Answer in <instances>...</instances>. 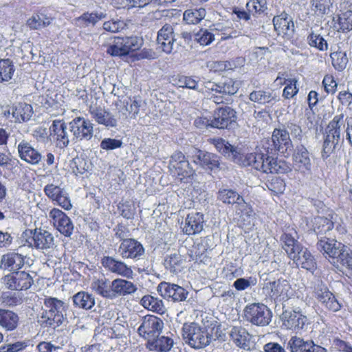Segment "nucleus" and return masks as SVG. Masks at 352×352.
I'll list each match as a JSON object with an SVG mask.
<instances>
[{
  "mask_svg": "<svg viewBox=\"0 0 352 352\" xmlns=\"http://www.w3.org/2000/svg\"><path fill=\"white\" fill-rule=\"evenodd\" d=\"M49 136L55 142L56 146L65 148L69 144L67 123L63 120H55L49 128Z\"/></svg>",
  "mask_w": 352,
  "mask_h": 352,
  "instance_id": "obj_16",
  "label": "nucleus"
},
{
  "mask_svg": "<svg viewBox=\"0 0 352 352\" xmlns=\"http://www.w3.org/2000/svg\"><path fill=\"white\" fill-rule=\"evenodd\" d=\"M15 68L9 58L0 60V82H8L12 79Z\"/></svg>",
  "mask_w": 352,
  "mask_h": 352,
  "instance_id": "obj_46",
  "label": "nucleus"
},
{
  "mask_svg": "<svg viewBox=\"0 0 352 352\" xmlns=\"http://www.w3.org/2000/svg\"><path fill=\"white\" fill-rule=\"evenodd\" d=\"M296 236L297 232L295 230H289L285 232L280 236L282 248L286 252L289 258L302 246L296 239Z\"/></svg>",
  "mask_w": 352,
  "mask_h": 352,
  "instance_id": "obj_31",
  "label": "nucleus"
},
{
  "mask_svg": "<svg viewBox=\"0 0 352 352\" xmlns=\"http://www.w3.org/2000/svg\"><path fill=\"white\" fill-rule=\"evenodd\" d=\"M292 157L294 166L300 172L305 173L311 170L312 164L309 153L304 145L300 144L296 146Z\"/></svg>",
  "mask_w": 352,
  "mask_h": 352,
  "instance_id": "obj_27",
  "label": "nucleus"
},
{
  "mask_svg": "<svg viewBox=\"0 0 352 352\" xmlns=\"http://www.w3.org/2000/svg\"><path fill=\"white\" fill-rule=\"evenodd\" d=\"M217 199L226 204H236L242 212L247 216H253L254 212L250 204L246 203L236 191L231 188H220L217 192Z\"/></svg>",
  "mask_w": 352,
  "mask_h": 352,
  "instance_id": "obj_9",
  "label": "nucleus"
},
{
  "mask_svg": "<svg viewBox=\"0 0 352 352\" xmlns=\"http://www.w3.org/2000/svg\"><path fill=\"white\" fill-rule=\"evenodd\" d=\"M18 315L10 310L0 309V325L7 331L15 329L19 324Z\"/></svg>",
  "mask_w": 352,
  "mask_h": 352,
  "instance_id": "obj_40",
  "label": "nucleus"
},
{
  "mask_svg": "<svg viewBox=\"0 0 352 352\" xmlns=\"http://www.w3.org/2000/svg\"><path fill=\"white\" fill-rule=\"evenodd\" d=\"M246 8L249 12L261 13L267 9L266 0H248Z\"/></svg>",
  "mask_w": 352,
  "mask_h": 352,
  "instance_id": "obj_55",
  "label": "nucleus"
},
{
  "mask_svg": "<svg viewBox=\"0 0 352 352\" xmlns=\"http://www.w3.org/2000/svg\"><path fill=\"white\" fill-rule=\"evenodd\" d=\"M220 153L236 164H239L240 162H241L243 154L241 153L240 150L237 147L232 146L228 142H227V144Z\"/></svg>",
  "mask_w": 352,
  "mask_h": 352,
  "instance_id": "obj_52",
  "label": "nucleus"
},
{
  "mask_svg": "<svg viewBox=\"0 0 352 352\" xmlns=\"http://www.w3.org/2000/svg\"><path fill=\"white\" fill-rule=\"evenodd\" d=\"M343 114L335 116L325 129L322 158L326 160L337 148L341 139V127L343 124Z\"/></svg>",
  "mask_w": 352,
  "mask_h": 352,
  "instance_id": "obj_3",
  "label": "nucleus"
},
{
  "mask_svg": "<svg viewBox=\"0 0 352 352\" xmlns=\"http://www.w3.org/2000/svg\"><path fill=\"white\" fill-rule=\"evenodd\" d=\"M256 284V280L254 278L250 277L248 279L239 278L234 282L233 287L238 291H243Z\"/></svg>",
  "mask_w": 352,
  "mask_h": 352,
  "instance_id": "obj_62",
  "label": "nucleus"
},
{
  "mask_svg": "<svg viewBox=\"0 0 352 352\" xmlns=\"http://www.w3.org/2000/svg\"><path fill=\"white\" fill-rule=\"evenodd\" d=\"M140 304L145 309L160 314H163L166 311V307L162 300L151 295L143 296L140 300Z\"/></svg>",
  "mask_w": 352,
  "mask_h": 352,
  "instance_id": "obj_42",
  "label": "nucleus"
},
{
  "mask_svg": "<svg viewBox=\"0 0 352 352\" xmlns=\"http://www.w3.org/2000/svg\"><path fill=\"white\" fill-rule=\"evenodd\" d=\"M244 315L248 321L259 327L268 325L272 317L271 310L262 303L247 305L244 309Z\"/></svg>",
  "mask_w": 352,
  "mask_h": 352,
  "instance_id": "obj_6",
  "label": "nucleus"
},
{
  "mask_svg": "<svg viewBox=\"0 0 352 352\" xmlns=\"http://www.w3.org/2000/svg\"><path fill=\"white\" fill-rule=\"evenodd\" d=\"M104 268L113 274H116L126 278H131L133 270L125 263L112 256H104L101 261Z\"/></svg>",
  "mask_w": 352,
  "mask_h": 352,
  "instance_id": "obj_22",
  "label": "nucleus"
},
{
  "mask_svg": "<svg viewBox=\"0 0 352 352\" xmlns=\"http://www.w3.org/2000/svg\"><path fill=\"white\" fill-rule=\"evenodd\" d=\"M229 335L237 346L243 349H250L251 336L245 328L241 326L232 327Z\"/></svg>",
  "mask_w": 352,
  "mask_h": 352,
  "instance_id": "obj_33",
  "label": "nucleus"
},
{
  "mask_svg": "<svg viewBox=\"0 0 352 352\" xmlns=\"http://www.w3.org/2000/svg\"><path fill=\"white\" fill-rule=\"evenodd\" d=\"M49 218L54 228L65 236H70L74 231V224L70 218L58 208H53L49 213Z\"/></svg>",
  "mask_w": 352,
  "mask_h": 352,
  "instance_id": "obj_17",
  "label": "nucleus"
},
{
  "mask_svg": "<svg viewBox=\"0 0 352 352\" xmlns=\"http://www.w3.org/2000/svg\"><path fill=\"white\" fill-rule=\"evenodd\" d=\"M206 16V10L199 8L187 10L184 13V20L188 24H197Z\"/></svg>",
  "mask_w": 352,
  "mask_h": 352,
  "instance_id": "obj_49",
  "label": "nucleus"
},
{
  "mask_svg": "<svg viewBox=\"0 0 352 352\" xmlns=\"http://www.w3.org/2000/svg\"><path fill=\"white\" fill-rule=\"evenodd\" d=\"M163 327L164 322L162 319L153 315H147L142 318L138 333L147 342H149L160 336Z\"/></svg>",
  "mask_w": 352,
  "mask_h": 352,
  "instance_id": "obj_8",
  "label": "nucleus"
},
{
  "mask_svg": "<svg viewBox=\"0 0 352 352\" xmlns=\"http://www.w3.org/2000/svg\"><path fill=\"white\" fill-rule=\"evenodd\" d=\"M283 91V96L286 99H289L296 96L298 91V89L296 87L297 80L289 79L285 80L284 83L286 84Z\"/></svg>",
  "mask_w": 352,
  "mask_h": 352,
  "instance_id": "obj_57",
  "label": "nucleus"
},
{
  "mask_svg": "<svg viewBox=\"0 0 352 352\" xmlns=\"http://www.w3.org/2000/svg\"><path fill=\"white\" fill-rule=\"evenodd\" d=\"M168 168L170 173L181 181L190 178L195 174V170L190 165L188 160L179 151H176L171 155Z\"/></svg>",
  "mask_w": 352,
  "mask_h": 352,
  "instance_id": "obj_7",
  "label": "nucleus"
},
{
  "mask_svg": "<svg viewBox=\"0 0 352 352\" xmlns=\"http://www.w3.org/2000/svg\"><path fill=\"white\" fill-rule=\"evenodd\" d=\"M341 265L352 271V250L344 245V248L342 249L340 255L336 260V266Z\"/></svg>",
  "mask_w": 352,
  "mask_h": 352,
  "instance_id": "obj_51",
  "label": "nucleus"
},
{
  "mask_svg": "<svg viewBox=\"0 0 352 352\" xmlns=\"http://www.w3.org/2000/svg\"><path fill=\"white\" fill-rule=\"evenodd\" d=\"M265 184L270 190L276 194L283 193L285 188L284 181L279 177H272Z\"/></svg>",
  "mask_w": 352,
  "mask_h": 352,
  "instance_id": "obj_54",
  "label": "nucleus"
},
{
  "mask_svg": "<svg viewBox=\"0 0 352 352\" xmlns=\"http://www.w3.org/2000/svg\"><path fill=\"white\" fill-rule=\"evenodd\" d=\"M273 25L274 30L278 35L290 37L294 32V23L292 18L285 12L280 14L274 16Z\"/></svg>",
  "mask_w": 352,
  "mask_h": 352,
  "instance_id": "obj_25",
  "label": "nucleus"
},
{
  "mask_svg": "<svg viewBox=\"0 0 352 352\" xmlns=\"http://www.w3.org/2000/svg\"><path fill=\"white\" fill-rule=\"evenodd\" d=\"M52 19L43 13H38L32 15L28 21L27 25L32 30H38L48 26L52 23Z\"/></svg>",
  "mask_w": 352,
  "mask_h": 352,
  "instance_id": "obj_45",
  "label": "nucleus"
},
{
  "mask_svg": "<svg viewBox=\"0 0 352 352\" xmlns=\"http://www.w3.org/2000/svg\"><path fill=\"white\" fill-rule=\"evenodd\" d=\"M270 296L279 301L289 298L292 291L289 282L286 280L278 279L270 283Z\"/></svg>",
  "mask_w": 352,
  "mask_h": 352,
  "instance_id": "obj_30",
  "label": "nucleus"
},
{
  "mask_svg": "<svg viewBox=\"0 0 352 352\" xmlns=\"http://www.w3.org/2000/svg\"><path fill=\"white\" fill-rule=\"evenodd\" d=\"M111 287H113L114 298L117 296L131 294L137 290V287L132 282L121 278L113 280Z\"/></svg>",
  "mask_w": 352,
  "mask_h": 352,
  "instance_id": "obj_38",
  "label": "nucleus"
},
{
  "mask_svg": "<svg viewBox=\"0 0 352 352\" xmlns=\"http://www.w3.org/2000/svg\"><path fill=\"white\" fill-rule=\"evenodd\" d=\"M236 119V111L228 106L218 108L214 113L213 119L206 121V124L217 129H228Z\"/></svg>",
  "mask_w": 352,
  "mask_h": 352,
  "instance_id": "obj_12",
  "label": "nucleus"
},
{
  "mask_svg": "<svg viewBox=\"0 0 352 352\" xmlns=\"http://www.w3.org/2000/svg\"><path fill=\"white\" fill-rule=\"evenodd\" d=\"M184 88L195 90L201 93L204 91L202 86L200 85L199 78L195 76H186Z\"/></svg>",
  "mask_w": 352,
  "mask_h": 352,
  "instance_id": "obj_64",
  "label": "nucleus"
},
{
  "mask_svg": "<svg viewBox=\"0 0 352 352\" xmlns=\"http://www.w3.org/2000/svg\"><path fill=\"white\" fill-rule=\"evenodd\" d=\"M331 63L333 67L339 71H343L349 62L346 54L344 52H335L331 54Z\"/></svg>",
  "mask_w": 352,
  "mask_h": 352,
  "instance_id": "obj_50",
  "label": "nucleus"
},
{
  "mask_svg": "<svg viewBox=\"0 0 352 352\" xmlns=\"http://www.w3.org/2000/svg\"><path fill=\"white\" fill-rule=\"evenodd\" d=\"M283 129H286L288 131L289 135L291 134V135L294 140H297L299 141L302 140V131L300 126H299L298 124L292 122H287L284 125Z\"/></svg>",
  "mask_w": 352,
  "mask_h": 352,
  "instance_id": "obj_60",
  "label": "nucleus"
},
{
  "mask_svg": "<svg viewBox=\"0 0 352 352\" xmlns=\"http://www.w3.org/2000/svg\"><path fill=\"white\" fill-rule=\"evenodd\" d=\"M217 88L218 93L229 96L234 94L238 90L237 86L235 85V83L231 79L227 80L223 83L219 84Z\"/></svg>",
  "mask_w": 352,
  "mask_h": 352,
  "instance_id": "obj_59",
  "label": "nucleus"
},
{
  "mask_svg": "<svg viewBox=\"0 0 352 352\" xmlns=\"http://www.w3.org/2000/svg\"><path fill=\"white\" fill-rule=\"evenodd\" d=\"M3 283L7 289L21 291L29 289L33 283V279L25 272H14L5 276Z\"/></svg>",
  "mask_w": 352,
  "mask_h": 352,
  "instance_id": "obj_13",
  "label": "nucleus"
},
{
  "mask_svg": "<svg viewBox=\"0 0 352 352\" xmlns=\"http://www.w3.org/2000/svg\"><path fill=\"white\" fill-rule=\"evenodd\" d=\"M183 340L192 348L199 349L209 345L212 336L197 323H185L182 329Z\"/></svg>",
  "mask_w": 352,
  "mask_h": 352,
  "instance_id": "obj_4",
  "label": "nucleus"
},
{
  "mask_svg": "<svg viewBox=\"0 0 352 352\" xmlns=\"http://www.w3.org/2000/svg\"><path fill=\"white\" fill-rule=\"evenodd\" d=\"M314 292L316 298L327 309L332 311H338L341 309V304L322 281L316 285Z\"/></svg>",
  "mask_w": 352,
  "mask_h": 352,
  "instance_id": "obj_15",
  "label": "nucleus"
},
{
  "mask_svg": "<svg viewBox=\"0 0 352 352\" xmlns=\"http://www.w3.org/2000/svg\"><path fill=\"white\" fill-rule=\"evenodd\" d=\"M249 99L253 102L262 105H273L278 101V98H277V96L275 94L263 89L252 91L249 95Z\"/></svg>",
  "mask_w": 352,
  "mask_h": 352,
  "instance_id": "obj_35",
  "label": "nucleus"
},
{
  "mask_svg": "<svg viewBox=\"0 0 352 352\" xmlns=\"http://www.w3.org/2000/svg\"><path fill=\"white\" fill-rule=\"evenodd\" d=\"M89 113L94 120L100 124L107 127H115L117 125V120L113 116L107 111L104 109L97 107H91Z\"/></svg>",
  "mask_w": 352,
  "mask_h": 352,
  "instance_id": "obj_34",
  "label": "nucleus"
},
{
  "mask_svg": "<svg viewBox=\"0 0 352 352\" xmlns=\"http://www.w3.org/2000/svg\"><path fill=\"white\" fill-rule=\"evenodd\" d=\"M118 253L123 258L140 260L143 258L145 250L143 245L134 239H124L119 248Z\"/></svg>",
  "mask_w": 352,
  "mask_h": 352,
  "instance_id": "obj_18",
  "label": "nucleus"
},
{
  "mask_svg": "<svg viewBox=\"0 0 352 352\" xmlns=\"http://www.w3.org/2000/svg\"><path fill=\"white\" fill-rule=\"evenodd\" d=\"M45 309L41 316L40 322L45 327L56 328L61 325L65 319L67 305L56 298H47L44 300Z\"/></svg>",
  "mask_w": 352,
  "mask_h": 352,
  "instance_id": "obj_2",
  "label": "nucleus"
},
{
  "mask_svg": "<svg viewBox=\"0 0 352 352\" xmlns=\"http://www.w3.org/2000/svg\"><path fill=\"white\" fill-rule=\"evenodd\" d=\"M292 147V142L288 131L285 129H275L271 139L265 140L263 148L267 153H272L274 156L277 152L281 154L287 153L288 148Z\"/></svg>",
  "mask_w": 352,
  "mask_h": 352,
  "instance_id": "obj_5",
  "label": "nucleus"
},
{
  "mask_svg": "<svg viewBox=\"0 0 352 352\" xmlns=\"http://www.w3.org/2000/svg\"><path fill=\"white\" fill-rule=\"evenodd\" d=\"M107 52L113 56H126L122 44L121 37L115 39L114 43L108 47Z\"/></svg>",
  "mask_w": 352,
  "mask_h": 352,
  "instance_id": "obj_58",
  "label": "nucleus"
},
{
  "mask_svg": "<svg viewBox=\"0 0 352 352\" xmlns=\"http://www.w3.org/2000/svg\"><path fill=\"white\" fill-rule=\"evenodd\" d=\"M157 289L164 298L171 299L173 302L184 301L188 296V292L184 287L167 282H162Z\"/></svg>",
  "mask_w": 352,
  "mask_h": 352,
  "instance_id": "obj_19",
  "label": "nucleus"
},
{
  "mask_svg": "<svg viewBox=\"0 0 352 352\" xmlns=\"http://www.w3.org/2000/svg\"><path fill=\"white\" fill-rule=\"evenodd\" d=\"M283 326L287 329L294 330L297 333L305 329L308 324L307 318L299 311L285 310L281 316Z\"/></svg>",
  "mask_w": 352,
  "mask_h": 352,
  "instance_id": "obj_21",
  "label": "nucleus"
},
{
  "mask_svg": "<svg viewBox=\"0 0 352 352\" xmlns=\"http://www.w3.org/2000/svg\"><path fill=\"white\" fill-rule=\"evenodd\" d=\"M23 265V256L14 252L3 255L1 259V267L8 271L17 272Z\"/></svg>",
  "mask_w": 352,
  "mask_h": 352,
  "instance_id": "obj_32",
  "label": "nucleus"
},
{
  "mask_svg": "<svg viewBox=\"0 0 352 352\" xmlns=\"http://www.w3.org/2000/svg\"><path fill=\"white\" fill-rule=\"evenodd\" d=\"M195 40L201 45H210L214 39L212 33L207 30H200L195 34Z\"/></svg>",
  "mask_w": 352,
  "mask_h": 352,
  "instance_id": "obj_56",
  "label": "nucleus"
},
{
  "mask_svg": "<svg viewBox=\"0 0 352 352\" xmlns=\"http://www.w3.org/2000/svg\"><path fill=\"white\" fill-rule=\"evenodd\" d=\"M69 129L74 135V139L78 141L89 140L93 137V124L82 117H77L69 123Z\"/></svg>",
  "mask_w": 352,
  "mask_h": 352,
  "instance_id": "obj_14",
  "label": "nucleus"
},
{
  "mask_svg": "<svg viewBox=\"0 0 352 352\" xmlns=\"http://www.w3.org/2000/svg\"><path fill=\"white\" fill-rule=\"evenodd\" d=\"M291 352H327V350L318 345L312 340H304L297 336H292L288 342Z\"/></svg>",
  "mask_w": 352,
  "mask_h": 352,
  "instance_id": "obj_23",
  "label": "nucleus"
},
{
  "mask_svg": "<svg viewBox=\"0 0 352 352\" xmlns=\"http://www.w3.org/2000/svg\"><path fill=\"white\" fill-rule=\"evenodd\" d=\"M240 165L252 166L256 170L265 173L281 174L286 173L289 167L284 161H277L272 153H267L263 147L256 153L243 155Z\"/></svg>",
  "mask_w": 352,
  "mask_h": 352,
  "instance_id": "obj_1",
  "label": "nucleus"
},
{
  "mask_svg": "<svg viewBox=\"0 0 352 352\" xmlns=\"http://www.w3.org/2000/svg\"><path fill=\"white\" fill-rule=\"evenodd\" d=\"M126 24L121 20H112L106 21L103 23V29L109 32L116 33L123 30Z\"/></svg>",
  "mask_w": 352,
  "mask_h": 352,
  "instance_id": "obj_61",
  "label": "nucleus"
},
{
  "mask_svg": "<svg viewBox=\"0 0 352 352\" xmlns=\"http://www.w3.org/2000/svg\"><path fill=\"white\" fill-rule=\"evenodd\" d=\"M307 41L311 47H314L320 51L327 50L328 44L326 40L320 34L311 32L307 37Z\"/></svg>",
  "mask_w": 352,
  "mask_h": 352,
  "instance_id": "obj_53",
  "label": "nucleus"
},
{
  "mask_svg": "<svg viewBox=\"0 0 352 352\" xmlns=\"http://www.w3.org/2000/svg\"><path fill=\"white\" fill-rule=\"evenodd\" d=\"M193 162L212 171L219 168L220 157L214 153L196 150L193 156Z\"/></svg>",
  "mask_w": 352,
  "mask_h": 352,
  "instance_id": "obj_24",
  "label": "nucleus"
},
{
  "mask_svg": "<svg viewBox=\"0 0 352 352\" xmlns=\"http://www.w3.org/2000/svg\"><path fill=\"white\" fill-rule=\"evenodd\" d=\"M335 28L342 32L352 30V10H346L333 17Z\"/></svg>",
  "mask_w": 352,
  "mask_h": 352,
  "instance_id": "obj_41",
  "label": "nucleus"
},
{
  "mask_svg": "<svg viewBox=\"0 0 352 352\" xmlns=\"http://www.w3.org/2000/svg\"><path fill=\"white\" fill-rule=\"evenodd\" d=\"M106 14L103 12L84 13L76 19V24L80 28H86L89 25L94 26L98 21L104 19Z\"/></svg>",
  "mask_w": 352,
  "mask_h": 352,
  "instance_id": "obj_44",
  "label": "nucleus"
},
{
  "mask_svg": "<svg viewBox=\"0 0 352 352\" xmlns=\"http://www.w3.org/2000/svg\"><path fill=\"white\" fill-rule=\"evenodd\" d=\"M112 281L103 277L98 278L91 283V288L99 295L109 299L114 298V293L113 292Z\"/></svg>",
  "mask_w": 352,
  "mask_h": 352,
  "instance_id": "obj_37",
  "label": "nucleus"
},
{
  "mask_svg": "<svg viewBox=\"0 0 352 352\" xmlns=\"http://www.w3.org/2000/svg\"><path fill=\"white\" fill-rule=\"evenodd\" d=\"M63 188L58 186H55L52 184H47L44 188L45 195L52 201H56L60 195H61Z\"/></svg>",
  "mask_w": 352,
  "mask_h": 352,
  "instance_id": "obj_63",
  "label": "nucleus"
},
{
  "mask_svg": "<svg viewBox=\"0 0 352 352\" xmlns=\"http://www.w3.org/2000/svg\"><path fill=\"white\" fill-rule=\"evenodd\" d=\"M12 115L16 122H23L28 121L33 114L31 104L25 102H19L14 104L12 108Z\"/></svg>",
  "mask_w": 352,
  "mask_h": 352,
  "instance_id": "obj_36",
  "label": "nucleus"
},
{
  "mask_svg": "<svg viewBox=\"0 0 352 352\" xmlns=\"http://www.w3.org/2000/svg\"><path fill=\"white\" fill-rule=\"evenodd\" d=\"M183 259L179 253H173L168 254L164 259V266L166 269L169 270L170 272L177 273L180 270L182 264Z\"/></svg>",
  "mask_w": 352,
  "mask_h": 352,
  "instance_id": "obj_48",
  "label": "nucleus"
},
{
  "mask_svg": "<svg viewBox=\"0 0 352 352\" xmlns=\"http://www.w3.org/2000/svg\"><path fill=\"white\" fill-rule=\"evenodd\" d=\"M344 245L335 239L323 237L318 241L316 248L331 263L336 265V260L344 248Z\"/></svg>",
  "mask_w": 352,
  "mask_h": 352,
  "instance_id": "obj_11",
  "label": "nucleus"
},
{
  "mask_svg": "<svg viewBox=\"0 0 352 352\" xmlns=\"http://www.w3.org/2000/svg\"><path fill=\"white\" fill-rule=\"evenodd\" d=\"M204 214L200 212H192L187 215L182 228L184 233L188 235L200 233L204 228Z\"/></svg>",
  "mask_w": 352,
  "mask_h": 352,
  "instance_id": "obj_28",
  "label": "nucleus"
},
{
  "mask_svg": "<svg viewBox=\"0 0 352 352\" xmlns=\"http://www.w3.org/2000/svg\"><path fill=\"white\" fill-rule=\"evenodd\" d=\"M173 345L172 338L167 336H159L153 338L146 343V347L150 351H156L159 352H167L170 350Z\"/></svg>",
  "mask_w": 352,
  "mask_h": 352,
  "instance_id": "obj_39",
  "label": "nucleus"
},
{
  "mask_svg": "<svg viewBox=\"0 0 352 352\" xmlns=\"http://www.w3.org/2000/svg\"><path fill=\"white\" fill-rule=\"evenodd\" d=\"M17 148L20 158L29 164H38L42 159L41 154L25 140H22Z\"/></svg>",
  "mask_w": 352,
  "mask_h": 352,
  "instance_id": "obj_29",
  "label": "nucleus"
},
{
  "mask_svg": "<svg viewBox=\"0 0 352 352\" xmlns=\"http://www.w3.org/2000/svg\"><path fill=\"white\" fill-rule=\"evenodd\" d=\"M32 236L27 240L30 246L41 250L43 253H50L56 247L55 239L52 233L43 229H35Z\"/></svg>",
  "mask_w": 352,
  "mask_h": 352,
  "instance_id": "obj_10",
  "label": "nucleus"
},
{
  "mask_svg": "<svg viewBox=\"0 0 352 352\" xmlns=\"http://www.w3.org/2000/svg\"><path fill=\"white\" fill-rule=\"evenodd\" d=\"M289 258L293 260L298 266L310 272H313L316 269V262L314 256L304 246L292 254Z\"/></svg>",
  "mask_w": 352,
  "mask_h": 352,
  "instance_id": "obj_26",
  "label": "nucleus"
},
{
  "mask_svg": "<svg viewBox=\"0 0 352 352\" xmlns=\"http://www.w3.org/2000/svg\"><path fill=\"white\" fill-rule=\"evenodd\" d=\"M156 41L157 48L167 54H170L176 41L173 25L168 23L164 25L157 32Z\"/></svg>",
  "mask_w": 352,
  "mask_h": 352,
  "instance_id": "obj_20",
  "label": "nucleus"
},
{
  "mask_svg": "<svg viewBox=\"0 0 352 352\" xmlns=\"http://www.w3.org/2000/svg\"><path fill=\"white\" fill-rule=\"evenodd\" d=\"M123 48L126 55L131 52L139 50L143 44V40L138 36L121 37Z\"/></svg>",
  "mask_w": 352,
  "mask_h": 352,
  "instance_id": "obj_47",
  "label": "nucleus"
},
{
  "mask_svg": "<svg viewBox=\"0 0 352 352\" xmlns=\"http://www.w3.org/2000/svg\"><path fill=\"white\" fill-rule=\"evenodd\" d=\"M73 302L78 308L89 310L95 305V298L92 294L85 292H80L73 296Z\"/></svg>",
  "mask_w": 352,
  "mask_h": 352,
  "instance_id": "obj_43",
  "label": "nucleus"
}]
</instances>
